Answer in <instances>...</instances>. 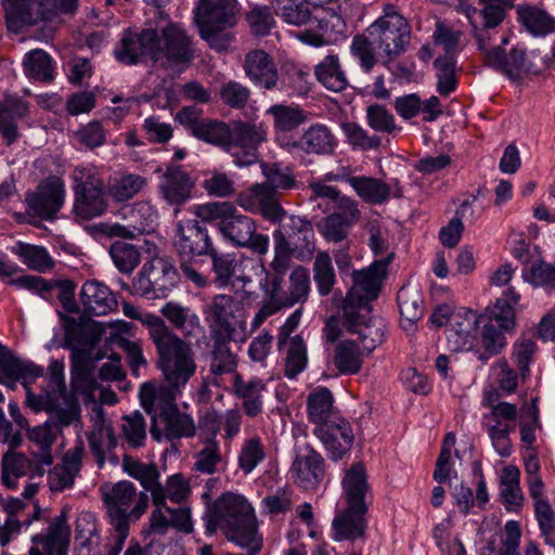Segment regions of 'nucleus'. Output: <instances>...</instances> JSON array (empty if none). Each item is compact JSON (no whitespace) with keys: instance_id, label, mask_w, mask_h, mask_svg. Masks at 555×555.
Wrapping results in <instances>:
<instances>
[{"instance_id":"338daca9","label":"nucleus","mask_w":555,"mask_h":555,"mask_svg":"<svg viewBox=\"0 0 555 555\" xmlns=\"http://www.w3.org/2000/svg\"><path fill=\"white\" fill-rule=\"evenodd\" d=\"M307 365V349L302 338L296 335L289 339V346L285 361V375L288 378L296 377Z\"/></svg>"},{"instance_id":"a19ab883","label":"nucleus","mask_w":555,"mask_h":555,"mask_svg":"<svg viewBox=\"0 0 555 555\" xmlns=\"http://www.w3.org/2000/svg\"><path fill=\"white\" fill-rule=\"evenodd\" d=\"M397 302L404 322L403 328L408 331L412 328L424 314L422 292L416 286L404 285L397 294Z\"/></svg>"},{"instance_id":"473e14b6","label":"nucleus","mask_w":555,"mask_h":555,"mask_svg":"<svg viewBox=\"0 0 555 555\" xmlns=\"http://www.w3.org/2000/svg\"><path fill=\"white\" fill-rule=\"evenodd\" d=\"M480 10L467 3L464 14L472 27H498L505 18L506 12L514 8V0H479Z\"/></svg>"},{"instance_id":"f03ea898","label":"nucleus","mask_w":555,"mask_h":555,"mask_svg":"<svg viewBox=\"0 0 555 555\" xmlns=\"http://www.w3.org/2000/svg\"><path fill=\"white\" fill-rule=\"evenodd\" d=\"M157 356L158 367L173 391H179L196 372L195 352L192 345L180 337L157 315L142 318Z\"/></svg>"},{"instance_id":"f257e3e1","label":"nucleus","mask_w":555,"mask_h":555,"mask_svg":"<svg viewBox=\"0 0 555 555\" xmlns=\"http://www.w3.org/2000/svg\"><path fill=\"white\" fill-rule=\"evenodd\" d=\"M116 59L126 65L149 57L155 65L168 69L188 67L196 57L193 37L177 23H168L158 31L153 28L140 33L126 30L115 49Z\"/></svg>"},{"instance_id":"8fccbe9b","label":"nucleus","mask_w":555,"mask_h":555,"mask_svg":"<svg viewBox=\"0 0 555 555\" xmlns=\"http://www.w3.org/2000/svg\"><path fill=\"white\" fill-rule=\"evenodd\" d=\"M334 364L341 374H357L362 366V352L352 340L336 345Z\"/></svg>"},{"instance_id":"0e129e2a","label":"nucleus","mask_w":555,"mask_h":555,"mask_svg":"<svg viewBox=\"0 0 555 555\" xmlns=\"http://www.w3.org/2000/svg\"><path fill=\"white\" fill-rule=\"evenodd\" d=\"M264 448L259 438L246 439L238 454V467L245 475H248L264 460Z\"/></svg>"},{"instance_id":"bf43d9fd","label":"nucleus","mask_w":555,"mask_h":555,"mask_svg":"<svg viewBox=\"0 0 555 555\" xmlns=\"http://www.w3.org/2000/svg\"><path fill=\"white\" fill-rule=\"evenodd\" d=\"M524 280L533 287H540L545 293L555 292V261L552 263L537 260L530 268L522 272Z\"/></svg>"},{"instance_id":"423d86ee","label":"nucleus","mask_w":555,"mask_h":555,"mask_svg":"<svg viewBox=\"0 0 555 555\" xmlns=\"http://www.w3.org/2000/svg\"><path fill=\"white\" fill-rule=\"evenodd\" d=\"M238 3L236 0H201L197 22L201 37L215 50H225L230 35L223 33L236 24Z\"/></svg>"},{"instance_id":"9d476101","label":"nucleus","mask_w":555,"mask_h":555,"mask_svg":"<svg viewBox=\"0 0 555 555\" xmlns=\"http://www.w3.org/2000/svg\"><path fill=\"white\" fill-rule=\"evenodd\" d=\"M487 65L502 73L512 81H518L524 74L540 75L548 65L546 55L540 51H531L530 54L519 46L511 49L506 54L502 47L489 51Z\"/></svg>"},{"instance_id":"4be33fe9","label":"nucleus","mask_w":555,"mask_h":555,"mask_svg":"<svg viewBox=\"0 0 555 555\" xmlns=\"http://www.w3.org/2000/svg\"><path fill=\"white\" fill-rule=\"evenodd\" d=\"M289 473L299 487L306 490L312 489L324 478V460L312 447L306 444L296 451Z\"/></svg>"},{"instance_id":"1a4fd4ad","label":"nucleus","mask_w":555,"mask_h":555,"mask_svg":"<svg viewBox=\"0 0 555 555\" xmlns=\"http://www.w3.org/2000/svg\"><path fill=\"white\" fill-rule=\"evenodd\" d=\"M2 5L10 21L36 25L59 14H74L78 0H2Z\"/></svg>"},{"instance_id":"e433bc0d","label":"nucleus","mask_w":555,"mask_h":555,"mask_svg":"<svg viewBox=\"0 0 555 555\" xmlns=\"http://www.w3.org/2000/svg\"><path fill=\"white\" fill-rule=\"evenodd\" d=\"M159 416L165 424V436L168 440L192 438L196 427L193 418L179 410L172 401H166L159 410Z\"/></svg>"},{"instance_id":"680f3d73","label":"nucleus","mask_w":555,"mask_h":555,"mask_svg":"<svg viewBox=\"0 0 555 555\" xmlns=\"http://www.w3.org/2000/svg\"><path fill=\"white\" fill-rule=\"evenodd\" d=\"M88 441L100 467L105 462V454L112 452L117 446V439L111 426H102L91 431L88 435Z\"/></svg>"},{"instance_id":"79ce46f5","label":"nucleus","mask_w":555,"mask_h":555,"mask_svg":"<svg viewBox=\"0 0 555 555\" xmlns=\"http://www.w3.org/2000/svg\"><path fill=\"white\" fill-rule=\"evenodd\" d=\"M80 412L81 409L77 399L64 392L55 399L48 422L54 427L55 431L61 433L64 427L80 422Z\"/></svg>"},{"instance_id":"3c124183","label":"nucleus","mask_w":555,"mask_h":555,"mask_svg":"<svg viewBox=\"0 0 555 555\" xmlns=\"http://www.w3.org/2000/svg\"><path fill=\"white\" fill-rule=\"evenodd\" d=\"M23 65L26 76L35 80L50 82L54 78L52 59L41 49H36L27 53Z\"/></svg>"},{"instance_id":"e2e57ef3","label":"nucleus","mask_w":555,"mask_h":555,"mask_svg":"<svg viewBox=\"0 0 555 555\" xmlns=\"http://www.w3.org/2000/svg\"><path fill=\"white\" fill-rule=\"evenodd\" d=\"M76 550L80 554L89 555L91 550L99 544L96 526L89 514L81 515L76 521Z\"/></svg>"},{"instance_id":"2f4dec72","label":"nucleus","mask_w":555,"mask_h":555,"mask_svg":"<svg viewBox=\"0 0 555 555\" xmlns=\"http://www.w3.org/2000/svg\"><path fill=\"white\" fill-rule=\"evenodd\" d=\"M65 322V347L73 348H92L100 339L102 331L98 324L91 322L85 317L76 320L73 317H65L60 313Z\"/></svg>"},{"instance_id":"4468645a","label":"nucleus","mask_w":555,"mask_h":555,"mask_svg":"<svg viewBox=\"0 0 555 555\" xmlns=\"http://www.w3.org/2000/svg\"><path fill=\"white\" fill-rule=\"evenodd\" d=\"M266 131L261 126L245 121H232L225 152L231 154L236 166L244 167L258 160V147L266 141Z\"/></svg>"},{"instance_id":"4c0bfd02","label":"nucleus","mask_w":555,"mask_h":555,"mask_svg":"<svg viewBox=\"0 0 555 555\" xmlns=\"http://www.w3.org/2000/svg\"><path fill=\"white\" fill-rule=\"evenodd\" d=\"M485 321V317L477 315L473 310H466L463 314L452 317L448 330V340L454 344V350L470 349L477 332V326Z\"/></svg>"},{"instance_id":"72a5a7b5","label":"nucleus","mask_w":555,"mask_h":555,"mask_svg":"<svg viewBox=\"0 0 555 555\" xmlns=\"http://www.w3.org/2000/svg\"><path fill=\"white\" fill-rule=\"evenodd\" d=\"M159 315L169 323L170 330L182 334V338L194 336L201 330V320L195 311L178 301H168L160 308Z\"/></svg>"},{"instance_id":"412c9836","label":"nucleus","mask_w":555,"mask_h":555,"mask_svg":"<svg viewBox=\"0 0 555 555\" xmlns=\"http://www.w3.org/2000/svg\"><path fill=\"white\" fill-rule=\"evenodd\" d=\"M69 532L67 512L63 508L51 521L46 533H36L31 537L34 545L29 548V555H66Z\"/></svg>"},{"instance_id":"c03bdc74","label":"nucleus","mask_w":555,"mask_h":555,"mask_svg":"<svg viewBox=\"0 0 555 555\" xmlns=\"http://www.w3.org/2000/svg\"><path fill=\"white\" fill-rule=\"evenodd\" d=\"M334 398L332 392L325 387L314 389L307 400L309 420L321 426L323 423L338 416L333 409Z\"/></svg>"},{"instance_id":"b1692460","label":"nucleus","mask_w":555,"mask_h":555,"mask_svg":"<svg viewBox=\"0 0 555 555\" xmlns=\"http://www.w3.org/2000/svg\"><path fill=\"white\" fill-rule=\"evenodd\" d=\"M313 433L323 442L333 461L343 459L353 442L350 424L340 416H334L327 423L317 426Z\"/></svg>"},{"instance_id":"864d4df0","label":"nucleus","mask_w":555,"mask_h":555,"mask_svg":"<svg viewBox=\"0 0 555 555\" xmlns=\"http://www.w3.org/2000/svg\"><path fill=\"white\" fill-rule=\"evenodd\" d=\"M109 255L119 272L130 274L140 264L141 251L130 243L115 241L109 246Z\"/></svg>"},{"instance_id":"dca6fc26","label":"nucleus","mask_w":555,"mask_h":555,"mask_svg":"<svg viewBox=\"0 0 555 555\" xmlns=\"http://www.w3.org/2000/svg\"><path fill=\"white\" fill-rule=\"evenodd\" d=\"M280 146L289 154L331 155L334 153L337 141L331 129L322 124H313L297 138L279 135Z\"/></svg>"},{"instance_id":"58836bf2","label":"nucleus","mask_w":555,"mask_h":555,"mask_svg":"<svg viewBox=\"0 0 555 555\" xmlns=\"http://www.w3.org/2000/svg\"><path fill=\"white\" fill-rule=\"evenodd\" d=\"M261 172L266 181L261 184V190L276 194L298 186V181L292 166L280 162H267L260 164Z\"/></svg>"},{"instance_id":"5701e85b","label":"nucleus","mask_w":555,"mask_h":555,"mask_svg":"<svg viewBox=\"0 0 555 555\" xmlns=\"http://www.w3.org/2000/svg\"><path fill=\"white\" fill-rule=\"evenodd\" d=\"M64 183L60 178L50 177L41 182L36 192L26 196V203L37 216L53 220L64 203Z\"/></svg>"},{"instance_id":"052dcab7","label":"nucleus","mask_w":555,"mask_h":555,"mask_svg":"<svg viewBox=\"0 0 555 555\" xmlns=\"http://www.w3.org/2000/svg\"><path fill=\"white\" fill-rule=\"evenodd\" d=\"M16 254L31 270L46 273L54 267V260L43 246L18 243Z\"/></svg>"},{"instance_id":"ddd939ff","label":"nucleus","mask_w":555,"mask_h":555,"mask_svg":"<svg viewBox=\"0 0 555 555\" xmlns=\"http://www.w3.org/2000/svg\"><path fill=\"white\" fill-rule=\"evenodd\" d=\"M387 263L375 261L367 269L352 272V286L344 299L341 310L362 309L371 312V301L378 297Z\"/></svg>"},{"instance_id":"2eb2a0df","label":"nucleus","mask_w":555,"mask_h":555,"mask_svg":"<svg viewBox=\"0 0 555 555\" xmlns=\"http://www.w3.org/2000/svg\"><path fill=\"white\" fill-rule=\"evenodd\" d=\"M229 212L218 223L223 238L236 247H247L254 253L264 255L269 248V237L256 233L255 221L248 216L238 214L234 206Z\"/></svg>"},{"instance_id":"4d7b16f0","label":"nucleus","mask_w":555,"mask_h":555,"mask_svg":"<svg viewBox=\"0 0 555 555\" xmlns=\"http://www.w3.org/2000/svg\"><path fill=\"white\" fill-rule=\"evenodd\" d=\"M313 280L321 296H327L336 283L332 257L327 251H319L313 262Z\"/></svg>"},{"instance_id":"603ef678","label":"nucleus","mask_w":555,"mask_h":555,"mask_svg":"<svg viewBox=\"0 0 555 555\" xmlns=\"http://www.w3.org/2000/svg\"><path fill=\"white\" fill-rule=\"evenodd\" d=\"M437 69V91L448 96L457 88L456 59L452 53L443 54L434 62Z\"/></svg>"},{"instance_id":"c9c22d12","label":"nucleus","mask_w":555,"mask_h":555,"mask_svg":"<svg viewBox=\"0 0 555 555\" xmlns=\"http://www.w3.org/2000/svg\"><path fill=\"white\" fill-rule=\"evenodd\" d=\"M80 300L89 315H104L112 311L117 301L109 288L98 281H87L80 291Z\"/></svg>"},{"instance_id":"0eeeda50","label":"nucleus","mask_w":555,"mask_h":555,"mask_svg":"<svg viewBox=\"0 0 555 555\" xmlns=\"http://www.w3.org/2000/svg\"><path fill=\"white\" fill-rule=\"evenodd\" d=\"M181 275L169 258L154 257L143 264L131 286L122 283V287L147 299L166 298Z\"/></svg>"},{"instance_id":"5fc2aeb1","label":"nucleus","mask_w":555,"mask_h":555,"mask_svg":"<svg viewBox=\"0 0 555 555\" xmlns=\"http://www.w3.org/2000/svg\"><path fill=\"white\" fill-rule=\"evenodd\" d=\"M231 339L214 335L210 372L215 375L229 374L235 371L236 356L230 350L228 341Z\"/></svg>"},{"instance_id":"aec40b11","label":"nucleus","mask_w":555,"mask_h":555,"mask_svg":"<svg viewBox=\"0 0 555 555\" xmlns=\"http://www.w3.org/2000/svg\"><path fill=\"white\" fill-rule=\"evenodd\" d=\"M193 188L194 181L190 173L185 171L182 166L175 163H170L166 166L158 184L162 198L168 205L175 207L176 214H178L180 207L191 198Z\"/></svg>"},{"instance_id":"ea45409f","label":"nucleus","mask_w":555,"mask_h":555,"mask_svg":"<svg viewBox=\"0 0 555 555\" xmlns=\"http://www.w3.org/2000/svg\"><path fill=\"white\" fill-rule=\"evenodd\" d=\"M233 388L238 398L243 400V408L248 416H256L262 410V391L266 389L264 383L256 377L245 379L241 375H235Z\"/></svg>"},{"instance_id":"bb28decb","label":"nucleus","mask_w":555,"mask_h":555,"mask_svg":"<svg viewBox=\"0 0 555 555\" xmlns=\"http://www.w3.org/2000/svg\"><path fill=\"white\" fill-rule=\"evenodd\" d=\"M341 310V324L351 334H358L363 350L372 352L383 341L384 331L362 309Z\"/></svg>"},{"instance_id":"49530a36","label":"nucleus","mask_w":555,"mask_h":555,"mask_svg":"<svg viewBox=\"0 0 555 555\" xmlns=\"http://www.w3.org/2000/svg\"><path fill=\"white\" fill-rule=\"evenodd\" d=\"M0 372L5 377L27 378L39 377L43 369L33 362L22 361L14 357L7 347L0 343Z\"/></svg>"},{"instance_id":"13d9d810","label":"nucleus","mask_w":555,"mask_h":555,"mask_svg":"<svg viewBox=\"0 0 555 555\" xmlns=\"http://www.w3.org/2000/svg\"><path fill=\"white\" fill-rule=\"evenodd\" d=\"M224 463L217 439L209 437L204 441V448L195 454L194 469L212 475Z\"/></svg>"},{"instance_id":"9b49d317","label":"nucleus","mask_w":555,"mask_h":555,"mask_svg":"<svg viewBox=\"0 0 555 555\" xmlns=\"http://www.w3.org/2000/svg\"><path fill=\"white\" fill-rule=\"evenodd\" d=\"M104 502L107 505L111 524L128 525L138 520L146 511L149 495L137 490L131 481L122 480L113 486L109 492L104 493Z\"/></svg>"},{"instance_id":"7c9ffc66","label":"nucleus","mask_w":555,"mask_h":555,"mask_svg":"<svg viewBox=\"0 0 555 555\" xmlns=\"http://www.w3.org/2000/svg\"><path fill=\"white\" fill-rule=\"evenodd\" d=\"M295 246V257L301 261L311 259L315 251V235L312 223L302 217L291 216L283 224Z\"/></svg>"},{"instance_id":"7ed1b4c3","label":"nucleus","mask_w":555,"mask_h":555,"mask_svg":"<svg viewBox=\"0 0 555 555\" xmlns=\"http://www.w3.org/2000/svg\"><path fill=\"white\" fill-rule=\"evenodd\" d=\"M206 532L214 534L220 528L230 541L261 539L257 532L253 508L247 500L231 492L209 504L203 516Z\"/></svg>"},{"instance_id":"6ab92c4d","label":"nucleus","mask_w":555,"mask_h":555,"mask_svg":"<svg viewBox=\"0 0 555 555\" xmlns=\"http://www.w3.org/2000/svg\"><path fill=\"white\" fill-rule=\"evenodd\" d=\"M74 212L83 220H91L103 215L107 209L104 184L89 176L86 180L76 179Z\"/></svg>"},{"instance_id":"37998d69","label":"nucleus","mask_w":555,"mask_h":555,"mask_svg":"<svg viewBox=\"0 0 555 555\" xmlns=\"http://www.w3.org/2000/svg\"><path fill=\"white\" fill-rule=\"evenodd\" d=\"M348 183L359 197L371 205H382L390 198V189L380 179L358 176L349 178Z\"/></svg>"},{"instance_id":"a211bd4d","label":"nucleus","mask_w":555,"mask_h":555,"mask_svg":"<svg viewBox=\"0 0 555 555\" xmlns=\"http://www.w3.org/2000/svg\"><path fill=\"white\" fill-rule=\"evenodd\" d=\"M269 275L267 274L266 283H260L264 288L267 297L274 299L275 302L283 307H292L298 302H305L310 293V273L309 270L302 266H297L289 274L286 285H282L279 279L270 281L271 286L268 285Z\"/></svg>"},{"instance_id":"f8f14e48","label":"nucleus","mask_w":555,"mask_h":555,"mask_svg":"<svg viewBox=\"0 0 555 555\" xmlns=\"http://www.w3.org/2000/svg\"><path fill=\"white\" fill-rule=\"evenodd\" d=\"M311 11L310 29L300 35V39L314 47H321L337 39L345 30V23L340 14L347 12L348 4L336 3L331 8L323 7V0H314ZM349 5H351L349 3Z\"/></svg>"},{"instance_id":"39448f33","label":"nucleus","mask_w":555,"mask_h":555,"mask_svg":"<svg viewBox=\"0 0 555 555\" xmlns=\"http://www.w3.org/2000/svg\"><path fill=\"white\" fill-rule=\"evenodd\" d=\"M520 295L513 288H507L491 309L490 315L482 322L481 341L485 351L476 353L481 362L498 354L506 345L505 334L513 332L516 325L515 308Z\"/></svg>"},{"instance_id":"c85d7f7f","label":"nucleus","mask_w":555,"mask_h":555,"mask_svg":"<svg viewBox=\"0 0 555 555\" xmlns=\"http://www.w3.org/2000/svg\"><path fill=\"white\" fill-rule=\"evenodd\" d=\"M29 113L28 103L16 95H5L0 101V134L7 145L20 138L17 122Z\"/></svg>"},{"instance_id":"de8ad7c7","label":"nucleus","mask_w":555,"mask_h":555,"mask_svg":"<svg viewBox=\"0 0 555 555\" xmlns=\"http://www.w3.org/2000/svg\"><path fill=\"white\" fill-rule=\"evenodd\" d=\"M207 258L211 261L209 273L214 274L212 279L208 278L210 284H215L218 287L228 286L235 272V256L229 253H219L215 247ZM206 275L209 276V274Z\"/></svg>"},{"instance_id":"09e8293b","label":"nucleus","mask_w":555,"mask_h":555,"mask_svg":"<svg viewBox=\"0 0 555 555\" xmlns=\"http://www.w3.org/2000/svg\"><path fill=\"white\" fill-rule=\"evenodd\" d=\"M275 14L285 23L301 26L311 20V10L305 0H272Z\"/></svg>"},{"instance_id":"393cba45","label":"nucleus","mask_w":555,"mask_h":555,"mask_svg":"<svg viewBox=\"0 0 555 555\" xmlns=\"http://www.w3.org/2000/svg\"><path fill=\"white\" fill-rule=\"evenodd\" d=\"M240 310V302L230 295H216L205 307L207 321L212 323L214 335L233 339L235 334V312Z\"/></svg>"},{"instance_id":"cd10ccee","label":"nucleus","mask_w":555,"mask_h":555,"mask_svg":"<svg viewBox=\"0 0 555 555\" xmlns=\"http://www.w3.org/2000/svg\"><path fill=\"white\" fill-rule=\"evenodd\" d=\"M122 467L128 475L138 479L142 487L151 492L152 501L155 506L165 504V488L158 481L159 472L156 464H143L131 455L125 454Z\"/></svg>"},{"instance_id":"6e6552de","label":"nucleus","mask_w":555,"mask_h":555,"mask_svg":"<svg viewBox=\"0 0 555 555\" xmlns=\"http://www.w3.org/2000/svg\"><path fill=\"white\" fill-rule=\"evenodd\" d=\"M369 38L383 50L389 64L402 54L410 42V27L405 18L395 11H386L366 29Z\"/></svg>"},{"instance_id":"6e6d98bb","label":"nucleus","mask_w":555,"mask_h":555,"mask_svg":"<svg viewBox=\"0 0 555 555\" xmlns=\"http://www.w3.org/2000/svg\"><path fill=\"white\" fill-rule=\"evenodd\" d=\"M268 114L274 118V127L278 135H286V132L296 129L306 120L305 112L299 107L288 105H273L268 109Z\"/></svg>"},{"instance_id":"69168bd1","label":"nucleus","mask_w":555,"mask_h":555,"mask_svg":"<svg viewBox=\"0 0 555 555\" xmlns=\"http://www.w3.org/2000/svg\"><path fill=\"white\" fill-rule=\"evenodd\" d=\"M353 224L338 214H331L318 223V230L327 242L340 243L347 238Z\"/></svg>"},{"instance_id":"a18cd8bd","label":"nucleus","mask_w":555,"mask_h":555,"mask_svg":"<svg viewBox=\"0 0 555 555\" xmlns=\"http://www.w3.org/2000/svg\"><path fill=\"white\" fill-rule=\"evenodd\" d=\"M318 80L328 90L340 92L348 86L345 72L341 69L337 55H327L315 66Z\"/></svg>"},{"instance_id":"f704fd0d","label":"nucleus","mask_w":555,"mask_h":555,"mask_svg":"<svg viewBox=\"0 0 555 555\" xmlns=\"http://www.w3.org/2000/svg\"><path fill=\"white\" fill-rule=\"evenodd\" d=\"M366 513L367 507L358 511L352 509L351 505H347L333 520V538L336 541H353L363 538L367 527Z\"/></svg>"},{"instance_id":"20e7f679","label":"nucleus","mask_w":555,"mask_h":555,"mask_svg":"<svg viewBox=\"0 0 555 555\" xmlns=\"http://www.w3.org/2000/svg\"><path fill=\"white\" fill-rule=\"evenodd\" d=\"M173 248L180 261V270L185 281L197 288L210 285L208 276L197 268L199 258L207 257L216 247L209 230L198 219H185L176 223Z\"/></svg>"},{"instance_id":"774afa93","label":"nucleus","mask_w":555,"mask_h":555,"mask_svg":"<svg viewBox=\"0 0 555 555\" xmlns=\"http://www.w3.org/2000/svg\"><path fill=\"white\" fill-rule=\"evenodd\" d=\"M521 18L526 28L535 36H545L555 29V18L538 8H528Z\"/></svg>"},{"instance_id":"c756f323","label":"nucleus","mask_w":555,"mask_h":555,"mask_svg":"<svg viewBox=\"0 0 555 555\" xmlns=\"http://www.w3.org/2000/svg\"><path fill=\"white\" fill-rule=\"evenodd\" d=\"M343 491L347 505L352 509L363 511L367 507L366 495L370 492L367 475L362 463H353L345 473L341 481Z\"/></svg>"},{"instance_id":"f3484780","label":"nucleus","mask_w":555,"mask_h":555,"mask_svg":"<svg viewBox=\"0 0 555 555\" xmlns=\"http://www.w3.org/2000/svg\"><path fill=\"white\" fill-rule=\"evenodd\" d=\"M176 120L194 137L225 151L230 124L202 117V109L195 105L182 107L177 113Z\"/></svg>"},{"instance_id":"a878e982","label":"nucleus","mask_w":555,"mask_h":555,"mask_svg":"<svg viewBox=\"0 0 555 555\" xmlns=\"http://www.w3.org/2000/svg\"><path fill=\"white\" fill-rule=\"evenodd\" d=\"M243 68L248 79L258 88L273 90L279 87L280 78L276 64L264 50L249 51L244 59Z\"/></svg>"}]
</instances>
